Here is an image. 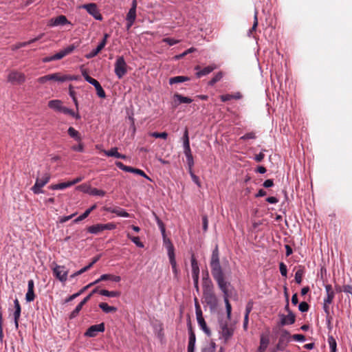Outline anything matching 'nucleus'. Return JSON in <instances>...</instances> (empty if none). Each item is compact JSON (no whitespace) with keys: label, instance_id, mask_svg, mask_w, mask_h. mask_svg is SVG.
Wrapping results in <instances>:
<instances>
[{"label":"nucleus","instance_id":"obj_1","mask_svg":"<svg viewBox=\"0 0 352 352\" xmlns=\"http://www.w3.org/2000/svg\"><path fill=\"white\" fill-rule=\"evenodd\" d=\"M211 273L219 289L223 294V298H229L230 283L226 280L224 274L220 265L218 247L213 250L210 260Z\"/></svg>","mask_w":352,"mask_h":352},{"label":"nucleus","instance_id":"obj_2","mask_svg":"<svg viewBox=\"0 0 352 352\" xmlns=\"http://www.w3.org/2000/svg\"><path fill=\"white\" fill-rule=\"evenodd\" d=\"M115 74L121 79L127 72V65L123 56H118L115 63Z\"/></svg>","mask_w":352,"mask_h":352},{"label":"nucleus","instance_id":"obj_3","mask_svg":"<svg viewBox=\"0 0 352 352\" xmlns=\"http://www.w3.org/2000/svg\"><path fill=\"white\" fill-rule=\"evenodd\" d=\"M25 79V74L16 70L10 71L8 75V81L14 85L23 84Z\"/></svg>","mask_w":352,"mask_h":352},{"label":"nucleus","instance_id":"obj_4","mask_svg":"<svg viewBox=\"0 0 352 352\" xmlns=\"http://www.w3.org/2000/svg\"><path fill=\"white\" fill-rule=\"evenodd\" d=\"M50 179L49 173H45L41 178L37 177L34 185L32 187V190L34 194L43 192L41 188L47 184Z\"/></svg>","mask_w":352,"mask_h":352},{"label":"nucleus","instance_id":"obj_5","mask_svg":"<svg viewBox=\"0 0 352 352\" xmlns=\"http://www.w3.org/2000/svg\"><path fill=\"white\" fill-rule=\"evenodd\" d=\"M54 275L58 278L60 282L65 283L67 279L68 270L63 265H58L55 264L54 267L52 268Z\"/></svg>","mask_w":352,"mask_h":352},{"label":"nucleus","instance_id":"obj_6","mask_svg":"<svg viewBox=\"0 0 352 352\" xmlns=\"http://www.w3.org/2000/svg\"><path fill=\"white\" fill-rule=\"evenodd\" d=\"M81 8L85 9L87 12L91 15L95 19L101 21L102 16L100 13L97 5L94 3L84 4L80 6Z\"/></svg>","mask_w":352,"mask_h":352},{"label":"nucleus","instance_id":"obj_7","mask_svg":"<svg viewBox=\"0 0 352 352\" xmlns=\"http://www.w3.org/2000/svg\"><path fill=\"white\" fill-rule=\"evenodd\" d=\"M49 80H53L58 82H63L62 74L57 72L40 77L37 81L41 84H44Z\"/></svg>","mask_w":352,"mask_h":352},{"label":"nucleus","instance_id":"obj_8","mask_svg":"<svg viewBox=\"0 0 352 352\" xmlns=\"http://www.w3.org/2000/svg\"><path fill=\"white\" fill-rule=\"evenodd\" d=\"M167 252L170 260V263L173 269V272L176 274L177 273V268L176 261L175 258L174 247L170 241H168Z\"/></svg>","mask_w":352,"mask_h":352},{"label":"nucleus","instance_id":"obj_9","mask_svg":"<svg viewBox=\"0 0 352 352\" xmlns=\"http://www.w3.org/2000/svg\"><path fill=\"white\" fill-rule=\"evenodd\" d=\"M104 331V324L103 322L91 326L85 332V335L87 337H95L99 332Z\"/></svg>","mask_w":352,"mask_h":352},{"label":"nucleus","instance_id":"obj_10","mask_svg":"<svg viewBox=\"0 0 352 352\" xmlns=\"http://www.w3.org/2000/svg\"><path fill=\"white\" fill-rule=\"evenodd\" d=\"M70 22L67 19L64 15H60L56 18H52L49 21L48 25L50 26H58L69 24Z\"/></svg>","mask_w":352,"mask_h":352},{"label":"nucleus","instance_id":"obj_11","mask_svg":"<svg viewBox=\"0 0 352 352\" xmlns=\"http://www.w3.org/2000/svg\"><path fill=\"white\" fill-rule=\"evenodd\" d=\"M286 309L289 311L287 316L282 315L280 323L282 325L292 324L295 322V316L289 310V302H287L285 307Z\"/></svg>","mask_w":352,"mask_h":352},{"label":"nucleus","instance_id":"obj_12","mask_svg":"<svg viewBox=\"0 0 352 352\" xmlns=\"http://www.w3.org/2000/svg\"><path fill=\"white\" fill-rule=\"evenodd\" d=\"M196 315H197V322H198L199 325L200 326V327L201 328V329L205 332L206 334H207L208 336H210L211 332H210V329L208 328L206 323L204 320V318L202 316L201 311L197 310Z\"/></svg>","mask_w":352,"mask_h":352},{"label":"nucleus","instance_id":"obj_13","mask_svg":"<svg viewBox=\"0 0 352 352\" xmlns=\"http://www.w3.org/2000/svg\"><path fill=\"white\" fill-rule=\"evenodd\" d=\"M76 48V46L74 45H71L66 48L60 50L58 53L53 55L54 60H60L65 57V56L71 54Z\"/></svg>","mask_w":352,"mask_h":352},{"label":"nucleus","instance_id":"obj_14","mask_svg":"<svg viewBox=\"0 0 352 352\" xmlns=\"http://www.w3.org/2000/svg\"><path fill=\"white\" fill-rule=\"evenodd\" d=\"M14 305L15 310H14L13 315H14V324H15L16 328L17 329L19 327L18 321L20 318L21 311V305H20V303L17 298H16L14 300Z\"/></svg>","mask_w":352,"mask_h":352},{"label":"nucleus","instance_id":"obj_15","mask_svg":"<svg viewBox=\"0 0 352 352\" xmlns=\"http://www.w3.org/2000/svg\"><path fill=\"white\" fill-rule=\"evenodd\" d=\"M221 333L222 336L226 339H229L233 333V329L228 327L226 324L221 323L220 324Z\"/></svg>","mask_w":352,"mask_h":352},{"label":"nucleus","instance_id":"obj_16","mask_svg":"<svg viewBox=\"0 0 352 352\" xmlns=\"http://www.w3.org/2000/svg\"><path fill=\"white\" fill-rule=\"evenodd\" d=\"M191 267L192 279H197V277H199V267L198 266L197 261L193 255L191 257Z\"/></svg>","mask_w":352,"mask_h":352},{"label":"nucleus","instance_id":"obj_17","mask_svg":"<svg viewBox=\"0 0 352 352\" xmlns=\"http://www.w3.org/2000/svg\"><path fill=\"white\" fill-rule=\"evenodd\" d=\"M325 290L327 293V296L324 298V301L325 302V304H331L334 298V292L332 289L331 285H325Z\"/></svg>","mask_w":352,"mask_h":352},{"label":"nucleus","instance_id":"obj_18","mask_svg":"<svg viewBox=\"0 0 352 352\" xmlns=\"http://www.w3.org/2000/svg\"><path fill=\"white\" fill-rule=\"evenodd\" d=\"M48 107L56 111L61 112L62 109L64 106H63V103L59 100H52L49 101Z\"/></svg>","mask_w":352,"mask_h":352},{"label":"nucleus","instance_id":"obj_19","mask_svg":"<svg viewBox=\"0 0 352 352\" xmlns=\"http://www.w3.org/2000/svg\"><path fill=\"white\" fill-rule=\"evenodd\" d=\"M204 298L208 304L215 305L217 303V298L212 291L204 292Z\"/></svg>","mask_w":352,"mask_h":352},{"label":"nucleus","instance_id":"obj_20","mask_svg":"<svg viewBox=\"0 0 352 352\" xmlns=\"http://www.w3.org/2000/svg\"><path fill=\"white\" fill-rule=\"evenodd\" d=\"M153 215L155 217V219L156 220V222L159 226V228L162 232V234L164 237V242L166 243V245H168V241H169L168 239L166 240V229H165V226L164 224V223L160 219V218L157 216V214L153 212Z\"/></svg>","mask_w":352,"mask_h":352},{"label":"nucleus","instance_id":"obj_21","mask_svg":"<svg viewBox=\"0 0 352 352\" xmlns=\"http://www.w3.org/2000/svg\"><path fill=\"white\" fill-rule=\"evenodd\" d=\"M242 98V94L240 92H236L233 94H225L220 96L222 102H226L232 99L239 100Z\"/></svg>","mask_w":352,"mask_h":352},{"label":"nucleus","instance_id":"obj_22","mask_svg":"<svg viewBox=\"0 0 352 352\" xmlns=\"http://www.w3.org/2000/svg\"><path fill=\"white\" fill-rule=\"evenodd\" d=\"M196 338L194 332L192 329L190 330L189 333V341L188 344V352H194Z\"/></svg>","mask_w":352,"mask_h":352},{"label":"nucleus","instance_id":"obj_23","mask_svg":"<svg viewBox=\"0 0 352 352\" xmlns=\"http://www.w3.org/2000/svg\"><path fill=\"white\" fill-rule=\"evenodd\" d=\"M203 287L204 292L213 290V285L211 280L208 278V274H206V277L203 278Z\"/></svg>","mask_w":352,"mask_h":352},{"label":"nucleus","instance_id":"obj_24","mask_svg":"<svg viewBox=\"0 0 352 352\" xmlns=\"http://www.w3.org/2000/svg\"><path fill=\"white\" fill-rule=\"evenodd\" d=\"M108 211L117 214L119 217H129L130 214L124 210L120 208H109Z\"/></svg>","mask_w":352,"mask_h":352},{"label":"nucleus","instance_id":"obj_25","mask_svg":"<svg viewBox=\"0 0 352 352\" xmlns=\"http://www.w3.org/2000/svg\"><path fill=\"white\" fill-rule=\"evenodd\" d=\"M269 344V338L264 336H261L260 346L258 349V352H265Z\"/></svg>","mask_w":352,"mask_h":352},{"label":"nucleus","instance_id":"obj_26","mask_svg":"<svg viewBox=\"0 0 352 352\" xmlns=\"http://www.w3.org/2000/svg\"><path fill=\"white\" fill-rule=\"evenodd\" d=\"M98 306L104 313H107V314L111 313V312H116L117 311L116 307L109 306L106 302H100Z\"/></svg>","mask_w":352,"mask_h":352},{"label":"nucleus","instance_id":"obj_27","mask_svg":"<svg viewBox=\"0 0 352 352\" xmlns=\"http://www.w3.org/2000/svg\"><path fill=\"white\" fill-rule=\"evenodd\" d=\"M215 68H216L215 65H210V66L206 67L203 69L197 72L196 76L198 78H200L203 76H206V75L210 74V72H212Z\"/></svg>","mask_w":352,"mask_h":352},{"label":"nucleus","instance_id":"obj_28","mask_svg":"<svg viewBox=\"0 0 352 352\" xmlns=\"http://www.w3.org/2000/svg\"><path fill=\"white\" fill-rule=\"evenodd\" d=\"M188 80H189V78L188 77L182 76H177L170 78L169 79V83L170 85L175 84V83H181V82L187 81Z\"/></svg>","mask_w":352,"mask_h":352},{"label":"nucleus","instance_id":"obj_29","mask_svg":"<svg viewBox=\"0 0 352 352\" xmlns=\"http://www.w3.org/2000/svg\"><path fill=\"white\" fill-rule=\"evenodd\" d=\"M67 132L71 138H74V140H76L77 141H80V140H81L80 135L79 132L78 131H76L74 128H73L72 126L69 127L67 130Z\"/></svg>","mask_w":352,"mask_h":352},{"label":"nucleus","instance_id":"obj_30","mask_svg":"<svg viewBox=\"0 0 352 352\" xmlns=\"http://www.w3.org/2000/svg\"><path fill=\"white\" fill-rule=\"evenodd\" d=\"M99 293L100 295L107 296V297H112V298L119 296L120 294L119 292L108 291L106 289H101L99 291Z\"/></svg>","mask_w":352,"mask_h":352},{"label":"nucleus","instance_id":"obj_31","mask_svg":"<svg viewBox=\"0 0 352 352\" xmlns=\"http://www.w3.org/2000/svg\"><path fill=\"white\" fill-rule=\"evenodd\" d=\"M87 230L89 232L91 233V234H98L100 232H102V224H96V225H93L91 226H89L88 228H87Z\"/></svg>","mask_w":352,"mask_h":352},{"label":"nucleus","instance_id":"obj_32","mask_svg":"<svg viewBox=\"0 0 352 352\" xmlns=\"http://www.w3.org/2000/svg\"><path fill=\"white\" fill-rule=\"evenodd\" d=\"M70 186H72L70 182H67L52 185L50 188L52 190H63Z\"/></svg>","mask_w":352,"mask_h":352},{"label":"nucleus","instance_id":"obj_33","mask_svg":"<svg viewBox=\"0 0 352 352\" xmlns=\"http://www.w3.org/2000/svg\"><path fill=\"white\" fill-rule=\"evenodd\" d=\"M174 98H176L179 103H190L192 102L191 98L183 96L179 94H175Z\"/></svg>","mask_w":352,"mask_h":352},{"label":"nucleus","instance_id":"obj_34","mask_svg":"<svg viewBox=\"0 0 352 352\" xmlns=\"http://www.w3.org/2000/svg\"><path fill=\"white\" fill-rule=\"evenodd\" d=\"M61 113H63L64 114H67V115H70L71 116L76 118V119L80 118V116L78 113H75L73 110H72L66 107H63V108L62 109Z\"/></svg>","mask_w":352,"mask_h":352},{"label":"nucleus","instance_id":"obj_35","mask_svg":"<svg viewBox=\"0 0 352 352\" xmlns=\"http://www.w3.org/2000/svg\"><path fill=\"white\" fill-rule=\"evenodd\" d=\"M104 153L108 157H115L118 158L120 153L118 152V148L113 147L109 151H103Z\"/></svg>","mask_w":352,"mask_h":352},{"label":"nucleus","instance_id":"obj_36","mask_svg":"<svg viewBox=\"0 0 352 352\" xmlns=\"http://www.w3.org/2000/svg\"><path fill=\"white\" fill-rule=\"evenodd\" d=\"M328 343L331 352H336L337 343L332 336L328 337Z\"/></svg>","mask_w":352,"mask_h":352},{"label":"nucleus","instance_id":"obj_37","mask_svg":"<svg viewBox=\"0 0 352 352\" xmlns=\"http://www.w3.org/2000/svg\"><path fill=\"white\" fill-rule=\"evenodd\" d=\"M89 194L91 195H95V196H100L103 197L105 195V192L102 190H99L95 188H90L89 190L87 191Z\"/></svg>","mask_w":352,"mask_h":352},{"label":"nucleus","instance_id":"obj_38","mask_svg":"<svg viewBox=\"0 0 352 352\" xmlns=\"http://www.w3.org/2000/svg\"><path fill=\"white\" fill-rule=\"evenodd\" d=\"M215 343L210 342L203 348L202 352H215Z\"/></svg>","mask_w":352,"mask_h":352},{"label":"nucleus","instance_id":"obj_39","mask_svg":"<svg viewBox=\"0 0 352 352\" xmlns=\"http://www.w3.org/2000/svg\"><path fill=\"white\" fill-rule=\"evenodd\" d=\"M223 73L219 72L209 81L208 85L213 86L216 82H219L223 78Z\"/></svg>","mask_w":352,"mask_h":352},{"label":"nucleus","instance_id":"obj_40","mask_svg":"<svg viewBox=\"0 0 352 352\" xmlns=\"http://www.w3.org/2000/svg\"><path fill=\"white\" fill-rule=\"evenodd\" d=\"M229 298H223L224 302L226 305V313H227V318L228 320L230 319L231 317V311H232V307L228 300Z\"/></svg>","mask_w":352,"mask_h":352},{"label":"nucleus","instance_id":"obj_41","mask_svg":"<svg viewBox=\"0 0 352 352\" xmlns=\"http://www.w3.org/2000/svg\"><path fill=\"white\" fill-rule=\"evenodd\" d=\"M63 82L68 80H78L80 76L62 74Z\"/></svg>","mask_w":352,"mask_h":352},{"label":"nucleus","instance_id":"obj_42","mask_svg":"<svg viewBox=\"0 0 352 352\" xmlns=\"http://www.w3.org/2000/svg\"><path fill=\"white\" fill-rule=\"evenodd\" d=\"M102 49L100 46L98 45L96 49L91 51L90 53L87 54L85 57L88 59L95 57Z\"/></svg>","mask_w":352,"mask_h":352},{"label":"nucleus","instance_id":"obj_43","mask_svg":"<svg viewBox=\"0 0 352 352\" xmlns=\"http://www.w3.org/2000/svg\"><path fill=\"white\" fill-rule=\"evenodd\" d=\"M127 237L129 238L138 247L143 248L144 244L140 241L138 236H131L129 233H127Z\"/></svg>","mask_w":352,"mask_h":352},{"label":"nucleus","instance_id":"obj_44","mask_svg":"<svg viewBox=\"0 0 352 352\" xmlns=\"http://www.w3.org/2000/svg\"><path fill=\"white\" fill-rule=\"evenodd\" d=\"M135 19H136V10H134L133 9H130L129 12L126 14V20L135 21Z\"/></svg>","mask_w":352,"mask_h":352},{"label":"nucleus","instance_id":"obj_45","mask_svg":"<svg viewBox=\"0 0 352 352\" xmlns=\"http://www.w3.org/2000/svg\"><path fill=\"white\" fill-rule=\"evenodd\" d=\"M150 135L153 138H155L166 139L168 137V133L166 132H162V133L153 132V133H150Z\"/></svg>","mask_w":352,"mask_h":352},{"label":"nucleus","instance_id":"obj_46","mask_svg":"<svg viewBox=\"0 0 352 352\" xmlns=\"http://www.w3.org/2000/svg\"><path fill=\"white\" fill-rule=\"evenodd\" d=\"M258 11L256 10L254 12V23L252 27V28L249 31V35L256 30L257 25H258Z\"/></svg>","mask_w":352,"mask_h":352},{"label":"nucleus","instance_id":"obj_47","mask_svg":"<svg viewBox=\"0 0 352 352\" xmlns=\"http://www.w3.org/2000/svg\"><path fill=\"white\" fill-rule=\"evenodd\" d=\"M35 295L34 290L28 289V292L25 294V300L27 302H32L34 300Z\"/></svg>","mask_w":352,"mask_h":352},{"label":"nucleus","instance_id":"obj_48","mask_svg":"<svg viewBox=\"0 0 352 352\" xmlns=\"http://www.w3.org/2000/svg\"><path fill=\"white\" fill-rule=\"evenodd\" d=\"M82 307L83 306L79 303L74 309V310L70 314L69 318L71 319L76 318L78 316L80 311L82 309Z\"/></svg>","mask_w":352,"mask_h":352},{"label":"nucleus","instance_id":"obj_49","mask_svg":"<svg viewBox=\"0 0 352 352\" xmlns=\"http://www.w3.org/2000/svg\"><path fill=\"white\" fill-rule=\"evenodd\" d=\"M303 275V271L302 270H298L295 274V280L298 284H300L302 282Z\"/></svg>","mask_w":352,"mask_h":352},{"label":"nucleus","instance_id":"obj_50","mask_svg":"<svg viewBox=\"0 0 352 352\" xmlns=\"http://www.w3.org/2000/svg\"><path fill=\"white\" fill-rule=\"evenodd\" d=\"M95 89L96 90V93L98 97L101 98H104L106 97L105 91H104L100 85L96 87Z\"/></svg>","mask_w":352,"mask_h":352},{"label":"nucleus","instance_id":"obj_51","mask_svg":"<svg viewBox=\"0 0 352 352\" xmlns=\"http://www.w3.org/2000/svg\"><path fill=\"white\" fill-rule=\"evenodd\" d=\"M89 214V211H87L85 210V212L83 214H82L81 215H80L78 217H77L76 219H75L73 222L74 223H77L78 222H80V221L85 219V218H87Z\"/></svg>","mask_w":352,"mask_h":352},{"label":"nucleus","instance_id":"obj_52","mask_svg":"<svg viewBox=\"0 0 352 352\" xmlns=\"http://www.w3.org/2000/svg\"><path fill=\"white\" fill-rule=\"evenodd\" d=\"M189 173L193 182H195L198 187H201V183L199 182V177L194 174L192 170H189Z\"/></svg>","mask_w":352,"mask_h":352},{"label":"nucleus","instance_id":"obj_53","mask_svg":"<svg viewBox=\"0 0 352 352\" xmlns=\"http://www.w3.org/2000/svg\"><path fill=\"white\" fill-rule=\"evenodd\" d=\"M131 173H133L138 174V175H141V176H142V177H144L146 178V179H148V180H151L150 177H148V176L145 174V173H144L143 170H140V169L133 168H132V171H131Z\"/></svg>","mask_w":352,"mask_h":352},{"label":"nucleus","instance_id":"obj_54","mask_svg":"<svg viewBox=\"0 0 352 352\" xmlns=\"http://www.w3.org/2000/svg\"><path fill=\"white\" fill-rule=\"evenodd\" d=\"M309 305L306 302H301L298 305V309L301 312H306L309 310Z\"/></svg>","mask_w":352,"mask_h":352},{"label":"nucleus","instance_id":"obj_55","mask_svg":"<svg viewBox=\"0 0 352 352\" xmlns=\"http://www.w3.org/2000/svg\"><path fill=\"white\" fill-rule=\"evenodd\" d=\"M280 272L283 276L286 277L287 274V266L284 263H280L279 265Z\"/></svg>","mask_w":352,"mask_h":352},{"label":"nucleus","instance_id":"obj_56","mask_svg":"<svg viewBox=\"0 0 352 352\" xmlns=\"http://www.w3.org/2000/svg\"><path fill=\"white\" fill-rule=\"evenodd\" d=\"M86 81L92 85L95 88L100 85L98 81L90 76L86 77Z\"/></svg>","mask_w":352,"mask_h":352},{"label":"nucleus","instance_id":"obj_57","mask_svg":"<svg viewBox=\"0 0 352 352\" xmlns=\"http://www.w3.org/2000/svg\"><path fill=\"white\" fill-rule=\"evenodd\" d=\"M183 142H184V146H189L190 145V142H189V138H188V129H186L185 131H184V136H183Z\"/></svg>","mask_w":352,"mask_h":352},{"label":"nucleus","instance_id":"obj_58","mask_svg":"<svg viewBox=\"0 0 352 352\" xmlns=\"http://www.w3.org/2000/svg\"><path fill=\"white\" fill-rule=\"evenodd\" d=\"M76 215V213H74L71 215H69V216H65V217H61L59 218V223H65L66 221L70 220L71 219H72L74 216Z\"/></svg>","mask_w":352,"mask_h":352},{"label":"nucleus","instance_id":"obj_59","mask_svg":"<svg viewBox=\"0 0 352 352\" xmlns=\"http://www.w3.org/2000/svg\"><path fill=\"white\" fill-rule=\"evenodd\" d=\"M102 231H103L104 230H113L116 228V226L113 223H108L106 224H102Z\"/></svg>","mask_w":352,"mask_h":352},{"label":"nucleus","instance_id":"obj_60","mask_svg":"<svg viewBox=\"0 0 352 352\" xmlns=\"http://www.w3.org/2000/svg\"><path fill=\"white\" fill-rule=\"evenodd\" d=\"M255 138H256V135H255L254 133H253V132L248 133L245 134L244 135H243L242 137H241V139L244 140H250V139H255Z\"/></svg>","mask_w":352,"mask_h":352},{"label":"nucleus","instance_id":"obj_61","mask_svg":"<svg viewBox=\"0 0 352 352\" xmlns=\"http://www.w3.org/2000/svg\"><path fill=\"white\" fill-rule=\"evenodd\" d=\"M196 51V49L194 48V47H190L189 48L188 50H187L186 51H185L184 52H183L182 54L178 55L176 56L177 58H183L184 56H185L186 55L188 54L189 53H191V52H194Z\"/></svg>","mask_w":352,"mask_h":352},{"label":"nucleus","instance_id":"obj_62","mask_svg":"<svg viewBox=\"0 0 352 352\" xmlns=\"http://www.w3.org/2000/svg\"><path fill=\"white\" fill-rule=\"evenodd\" d=\"M163 41L168 43L170 46L179 43L178 40H175V39L170 38H164Z\"/></svg>","mask_w":352,"mask_h":352},{"label":"nucleus","instance_id":"obj_63","mask_svg":"<svg viewBox=\"0 0 352 352\" xmlns=\"http://www.w3.org/2000/svg\"><path fill=\"white\" fill-rule=\"evenodd\" d=\"M186 157L187 160L188 165L189 166V170H192V167L194 165V160H193L192 155L186 156Z\"/></svg>","mask_w":352,"mask_h":352},{"label":"nucleus","instance_id":"obj_64","mask_svg":"<svg viewBox=\"0 0 352 352\" xmlns=\"http://www.w3.org/2000/svg\"><path fill=\"white\" fill-rule=\"evenodd\" d=\"M293 338L298 342H304L305 340V337L302 334H294Z\"/></svg>","mask_w":352,"mask_h":352}]
</instances>
